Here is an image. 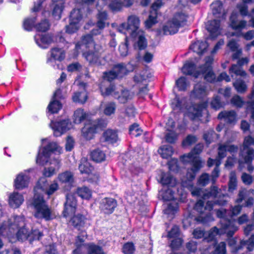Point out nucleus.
I'll use <instances>...</instances> for the list:
<instances>
[{"instance_id":"obj_30","label":"nucleus","mask_w":254,"mask_h":254,"mask_svg":"<svg viewBox=\"0 0 254 254\" xmlns=\"http://www.w3.org/2000/svg\"><path fill=\"white\" fill-rule=\"evenodd\" d=\"M249 60L247 58H242L238 61L239 65L234 64L229 69V73L232 77H233V74L236 75H239L241 77H246L247 76L246 72L243 70L241 67L242 65L248 64Z\"/></svg>"},{"instance_id":"obj_48","label":"nucleus","mask_w":254,"mask_h":254,"mask_svg":"<svg viewBox=\"0 0 254 254\" xmlns=\"http://www.w3.org/2000/svg\"><path fill=\"white\" fill-rule=\"evenodd\" d=\"M158 152L162 158H168L172 155L174 151L171 146L163 145L159 148Z\"/></svg>"},{"instance_id":"obj_15","label":"nucleus","mask_w":254,"mask_h":254,"mask_svg":"<svg viewBox=\"0 0 254 254\" xmlns=\"http://www.w3.org/2000/svg\"><path fill=\"white\" fill-rule=\"evenodd\" d=\"M107 0H98L97 3V7L99 10V13L97 15V26L99 29H103L105 27L106 25V21L107 19V14L106 11H100V4H105L107 3ZM124 1L126 7H129L131 6L134 0H122Z\"/></svg>"},{"instance_id":"obj_22","label":"nucleus","mask_w":254,"mask_h":254,"mask_svg":"<svg viewBox=\"0 0 254 254\" xmlns=\"http://www.w3.org/2000/svg\"><path fill=\"white\" fill-rule=\"evenodd\" d=\"M207 102L194 105L187 109L186 114L190 119L197 120L201 116L202 110L207 107Z\"/></svg>"},{"instance_id":"obj_56","label":"nucleus","mask_w":254,"mask_h":254,"mask_svg":"<svg viewBox=\"0 0 254 254\" xmlns=\"http://www.w3.org/2000/svg\"><path fill=\"white\" fill-rule=\"evenodd\" d=\"M241 246H246L249 251H252L254 248V235H252L247 241H242Z\"/></svg>"},{"instance_id":"obj_55","label":"nucleus","mask_w":254,"mask_h":254,"mask_svg":"<svg viewBox=\"0 0 254 254\" xmlns=\"http://www.w3.org/2000/svg\"><path fill=\"white\" fill-rule=\"evenodd\" d=\"M233 85L239 93H243L247 90V85L243 81L240 79H237L233 83Z\"/></svg>"},{"instance_id":"obj_20","label":"nucleus","mask_w":254,"mask_h":254,"mask_svg":"<svg viewBox=\"0 0 254 254\" xmlns=\"http://www.w3.org/2000/svg\"><path fill=\"white\" fill-rule=\"evenodd\" d=\"M241 209L242 206L238 204L232 207L230 211H227L226 209L221 208L217 211L216 214L218 217L225 219L227 222L230 221L236 226L235 222L232 220V218L238 215L240 213Z\"/></svg>"},{"instance_id":"obj_19","label":"nucleus","mask_w":254,"mask_h":254,"mask_svg":"<svg viewBox=\"0 0 254 254\" xmlns=\"http://www.w3.org/2000/svg\"><path fill=\"white\" fill-rule=\"evenodd\" d=\"M163 0H156L151 6V10L148 18L145 21L146 27L149 28L157 23V10L164 4Z\"/></svg>"},{"instance_id":"obj_34","label":"nucleus","mask_w":254,"mask_h":254,"mask_svg":"<svg viewBox=\"0 0 254 254\" xmlns=\"http://www.w3.org/2000/svg\"><path fill=\"white\" fill-rule=\"evenodd\" d=\"M97 126L94 122L86 124L82 129L83 136L87 140L92 139L96 132Z\"/></svg>"},{"instance_id":"obj_40","label":"nucleus","mask_w":254,"mask_h":254,"mask_svg":"<svg viewBox=\"0 0 254 254\" xmlns=\"http://www.w3.org/2000/svg\"><path fill=\"white\" fill-rule=\"evenodd\" d=\"M219 119H224L228 123H233L236 121V115L234 111H223L218 115Z\"/></svg>"},{"instance_id":"obj_4","label":"nucleus","mask_w":254,"mask_h":254,"mask_svg":"<svg viewBox=\"0 0 254 254\" xmlns=\"http://www.w3.org/2000/svg\"><path fill=\"white\" fill-rule=\"evenodd\" d=\"M178 193L179 195L178 197L175 195L173 190L170 189L159 191V195L164 200H173L166 204V208L164 210V213L169 215L171 219L173 218V215L178 210V203L174 199H179L181 201H184L187 197V193L183 190L182 188L178 190Z\"/></svg>"},{"instance_id":"obj_58","label":"nucleus","mask_w":254,"mask_h":254,"mask_svg":"<svg viewBox=\"0 0 254 254\" xmlns=\"http://www.w3.org/2000/svg\"><path fill=\"white\" fill-rule=\"evenodd\" d=\"M176 84L179 88V90H185L189 84L187 83L186 79L184 77H181L176 82Z\"/></svg>"},{"instance_id":"obj_26","label":"nucleus","mask_w":254,"mask_h":254,"mask_svg":"<svg viewBox=\"0 0 254 254\" xmlns=\"http://www.w3.org/2000/svg\"><path fill=\"white\" fill-rule=\"evenodd\" d=\"M208 91L209 89L206 84L198 83L194 85L190 96L194 98H202L207 95Z\"/></svg>"},{"instance_id":"obj_49","label":"nucleus","mask_w":254,"mask_h":254,"mask_svg":"<svg viewBox=\"0 0 254 254\" xmlns=\"http://www.w3.org/2000/svg\"><path fill=\"white\" fill-rule=\"evenodd\" d=\"M78 195L83 199H89L91 196V190L86 187L78 188L76 191Z\"/></svg>"},{"instance_id":"obj_47","label":"nucleus","mask_w":254,"mask_h":254,"mask_svg":"<svg viewBox=\"0 0 254 254\" xmlns=\"http://www.w3.org/2000/svg\"><path fill=\"white\" fill-rule=\"evenodd\" d=\"M87 99V95L84 89L81 92H76L72 96L73 101L79 103H84Z\"/></svg>"},{"instance_id":"obj_16","label":"nucleus","mask_w":254,"mask_h":254,"mask_svg":"<svg viewBox=\"0 0 254 254\" xmlns=\"http://www.w3.org/2000/svg\"><path fill=\"white\" fill-rule=\"evenodd\" d=\"M65 53L64 51L61 48H52L48 56L47 63L52 66L55 67L57 62H61L65 58Z\"/></svg>"},{"instance_id":"obj_27","label":"nucleus","mask_w":254,"mask_h":254,"mask_svg":"<svg viewBox=\"0 0 254 254\" xmlns=\"http://www.w3.org/2000/svg\"><path fill=\"white\" fill-rule=\"evenodd\" d=\"M117 202L112 198L105 197L102 199L100 202V208L105 213H112L116 207Z\"/></svg>"},{"instance_id":"obj_43","label":"nucleus","mask_w":254,"mask_h":254,"mask_svg":"<svg viewBox=\"0 0 254 254\" xmlns=\"http://www.w3.org/2000/svg\"><path fill=\"white\" fill-rule=\"evenodd\" d=\"M103 137L106 141L111 143L116 142L118 140V136L116 131L107 129L104 134Z\"/></svg>"},{"instance_id":"obj_17","label":"nucleus","mask_w":254,"mask_h":254,"mask_svg":"<svg viewBox=\"0 0 254 254\" xmlns=\"http://www.w3.org/2000/svg\"><path fill=\"white\" fill-rule=\"evenodd\" d=\"M213 61L212 56H208L205 59V64L199 66V75L204 74V79L208 82H213L215 79V76L212 70L211 64Z\"/></svg>"},{"instance_id":"obj_64","label":"nucleus","mask_w":254,"mask_h":254,"mask_svg":"<svg viewBox=\"0 0 254 254\" xmlns=\"http://www.w3.org/2000/svg\"><path fill=\"white\" fill-rule=\"evenodd\" d=\"M214 254H225L226 244L224 242H221L215 246Z\"/></svg>"},{"instance_id":"obj_54","label":"nucleus","mask_w":254,"mask_h":254,"mask_svg":"<svg viewBox=\"0 0 254 254\" xmlns=\"http://www.w3.org/2000/svg\"><path fill=\"white\" fill-rule=\"evenodd\" d=\"M243 3L238 4L237 7L241 14L245 16L248 14V6L246 5V3L254 2V0H243Z\"/></svg>"},{"instance_id":"obj_12","label":"nucleus","mask_w":254,"mask_h":254,"mask_svg":"<svg viewBox=\"0 0 254 254\" xmlns=\"http://www.w3.org/2000/svg\"><path fill=\"white\" fill-rule=\"evenodd\" d=\"M50 127L54 131L55 136H59L72 128L73 125L69 119L60 121H52Z\"/></svg>"},{"instance_id":"obj_57","label":"nucleus","mask_w":254,"mask_h":254,"mask_svg":"<svg viewBox=\"0 0 254 254\" xmlns=\"http://www.w3.org/2000/svg\"><path fill=\"white\" fill-rule=\"evenodd\" d=\"M129 131L131 135L136 137L141 134L142 130L139 128L138 124H134L129 127Z\"/></svg>"},{"instance_id":"obj_25","label":"nucleus","mask_w":254,"mask_h":254,"mask_svg":"<svg viewBox=\"0 0 254 254\" xmlns=\"http://www.w3.org/2000/svg\"><path fill=\"white\" fill-rule=\"evenodd\" d=\"M247 25V21L245 20H239L238 14L233 12L230 17V27L233 30H237L238 32L241 31L246 27Z\"/></svg>"},{"instance_id":"obj_24","label":"nucleus","mask_w":254,"mask_h":254,"mask_svg":"<svg viewBox=\"0 0 254 254\" xmlns=\"http://www.w3.org/2000/svg\"><path fill=\"white\" fill-rule=\"evenodd\" d=\"M127 29L128 30L129 33L131 36H133L135 33L138 31H141L139 29L140 20L138 17L136 15H132L129 16L127 18Z\"/></svg>"},{"instance_id":"obj_11","label":"nucleus","mask_w":254,"mask_h":254,"mask_svg":"<svg viewBox=\"0 0 254 254\" xmlns=\"http://www.w3.org/2000/svg\"><path fill=\"white\" fill-rule=\"evenodd\" d=\"M81 13L82 10L79 9H74L71 11L69 24L65 27L67 33H73L78 30L82 21Z\"/></svg>"},{"instance_id":"obj_52","label":"nucleus","mask_w":254,"mask_h":254,"mask_svg":"<svg viewBox=\"0 0 254 254\" xmlns=\"http://www.w3.org/2000/svg\"><path fill=\"white\" fill-rule=\"evenodd\" d=\"M243 35L244 38L247 40H250L254 38V30H250L245 34H242L241 32H232L231 33L227 34L228 37L231 36L239 37Z\"/></svg>"},{"instance_id":"obj_61","label":"nucleus","mask_w":254,"mask_h":254,"mask_svg":"<svg viewBox=\"0 0 254 254\" xmlns=\"http://www.w3.org/2000/svg\"><path fill=\"white\" fill-rule=\"evenodd\" d=\"M119 51L121 56L122 57H126L128 54V41L127 37H126L125 42L120 45Z\"/></svg>"},{"instance_id":"obj_13","label":"nucleus","mask_w":254,"mask_h":254,"mask_svg":"<svg viewBox=\"0 0 254 254\" xmlns=\"http://www.w3.org/2000/svg\"><path fill=\"white\" fill-rule=\"evenodd\" d=\"M31 170V169L25 170L16 176L13 184L15 189L22 190L28 188L31 178L30 173Z\"/></svg>"},{"instance_id":"obj_33","label":"nucleus","mask_w":254,"mask_h":254,"mask_svg":"<svg viewBox=\"0 0 254 254\" xmlns=\"http://www.w3.org/2000/svg\"><path fill=\"white\" fill-rule=\"evenodd\" d=\"M131 37L135 39L134 48L135 49L141 50L147 47V41L144 37L143 31H138L136 33H135L133 36Z\"/></svg>"},{"instance_id":"obj_5","label":"nucleus","mask_w":254,"mask_h":254,"mask_svg":"<svg viewBox=\"0 0 254 254\" xmlns=\"http://www.w3.org/2000/svg\"><path fill=\"white\" fill-rule=\"evenodd\" d=\"M31 206L33 209L34 216L38 219H44L48 221L56 217V214L47 204L40 194L35 193Z\"/></svg>"},{"instance_id":"obj_42","label":"nucleus","mask_w":254,"mask_h":254,"mask_svg":"<svg viewBox=\"0 0 254 254\" xmlns=\"http://www.w3.org/2000/svg\"><path fill=\"white\" fill-rule=\"evenodd\" d=\"M79 170L81 174L89 175L93 170L89 162L85 158L81 160L80 164L79 165Z\"/></svg>"},{"instance_id":"obj_3","label":"nucleus","mask_w":254,"mask_h":254,"mask_svg":"<svg viewBox=\"0 0 254 254\" xmlns=\"http://www.w3.org/2000/svg\"><path fill=\"white\" fill-rule=\"evenodd\" d=\"M15 234L18 240L24 241L31 237L29 232L25 228L23 216L13 217L8 222H4L0 227V235L10 237Z\"/></svg>"},{"instance_id":"obj_1","label":"nucleus","mask_w":254,"mask_h":254,"mask_svg":"<svg viewBox=\"0 0 254 254\" xmlns=\"http://www.w3.org/2000/svg\"><path fill=\"white\" fill-rule=\"evenodd\" d=\"M203 150V145L198 144L196 145L193 149L189 153L184 155L181 159L184 163H190L192 168L188 171L187 174L188 181H182V187L187 188L191 191L193 196H199L204 200L213 198L215 202L212 203L208 201L206 206H204V202L202 200H199L194 206V209L199 213V216L195 218V220L199 222L206 223L213 220L210 211L212 210L214 204L222 205L226 202L224 199L225 195L221 190L216 187L211 188L210 191L203 190L196 187L192 185L191 181L194 179L195 174L203 166V163L199 156Z\"/></svg>"},{"instance_id":"obj_36","label":"nucleus","mask_w":254,"mask_h":254,"mask_svg":"<svg viewBox=\"0 0 254 254\" xmlns=\"http://www.w3.org/2000/svg\"><path fill=\"white\" fill-rule=\"evenodd\" d=\"M208 47V44L206 41H197L192 43L190 48L198 55H201L207 51Z\"/></svg>"},{"instance_id":"obj_62","label":"nucleus","mask_w":254,"mask_h":254,"mask_svg":"<svg viewBox=\"0 0 254 254\" xmlns=\"http://www.w3.org/2000/svg\"><path fill=\"white\" fill-rule=\"evenodd\" d=\"M226 145L225 144H220L218 147V157L216 159L221 160L224 158L226 156V152L227 151Z\"/></svg>"},{"instance_id":"obj_35","label":"nucleus","mask_w":254,"mask_h":254,"mask_svg":"<svg viewBox=\"0 0 254 254\" xmlns=\"http://www.w3.org/2000/svg\"><path fill=\"white\" fill-rule=\"evenodd\" d=\"M100 111L106 116L114 115L116 110V105L114 102H108L101 103L100 107Z\"/></svg>"},{"instance_id":"obj_8","label":"nucleus","mask_w":254,"mask_h":254,"mask_svg":"<svg viewBox=\"0 0 254 254\" xmlns=\"http://www.w3.org/2000/svg\"><path fill=\"white\" fill-rule=\"evenodd\" d=\"M221 228L218 229L214 227L208 232L204 240L207 242L213 240L218 235L226 234L228 237H231L238 230V227L230 221H227L225 219H222L220 221Z\"/></svg>"},{"instance_id":"obj_63","label":"nucleus","mask_w":254,"mask_h":254,"mask_svg":"<svg viewBox=\"0 0 254 254\" xmlns=\"http://www.w3.org/2000/svg\"><path fill=\"white\" fill-rule=\"evenodd\" d=\"M132 95V94L130 93L128 90H124L121 95L118 97V99L121 103H124L127 100L131 99Z\"/></svg>"},{"instance_id":"obj_38","label":"nucleus","mask_w":254,"mask_h":254,"mask_svg":"<svg viewBox=\"0 0 254 254\" xmlns=\"http://www.w3.org/2000/svg\"><path fill=\"white\" fill-rule=\"evenodd\" d=\"M227 47L231 51L235 52L232 57L234 59H237L240 57L242 54V50L239 48L238 42L234 39L230 40L228 44Z\"/></svg>"},{"instance_id":"obj_18","label":"nucleus","mask_w":254,"mask_h":254,"mask_svg":"<svg viewBox=\"0 0 254 254\" xmlns=\"http://www.w3.org/2000/svg\"><path fill=\"white\" fill-rule=\"evenodd\" d=\"M64 38L61 37L54 38L49 34H36L35 36V40L37 44L42 48H46L47 45H48L53 42L64 41Z\"/></svg>"},{"instance_id":"obj_53","label":"nucleus","mask_w":254,"mask_h":254,"mask_svg":"<svg viewBox=\"0 0 254 254\" xmlns=\"http://www.w3.org/2000/svg\"><path fill=\"white\" fill-rule=\"evenodd\" d=\"M88 254H105L102 248L93 244L88 245Z\"/></svg>"},{"instance_id":"obj_32","label":"nucleus","mask_w":254,"mask_h":254,"mask_svg":"<svg viewBox=\"0 0 254 254\" xmlns=\"http://www.w3.org/2000/svg\"><path fill=\"white\" fill-rule=\"evenodd\" d=\"M182 71L184 74L191 75L195 78L199 76V67L196 69L192 62H187L182 67Z\"/></svg>"},{"instance_id":"obj_9","label":"nucleus","mask_w":254,"mask_h":254,"mask_svg":"<svg viewBox=\"0 0 254 254\" xmlns=\"http://www.w3.org/2000/svg\"><path fill=\"white\" fill-rule=\"evenodd\" d=\"M59 189L57 180H54L49 183L45 178H41L38 182L34 189L35 193L40 194L41 191L50 196L53 194Z\"/></svg>"},{"instance_id":"obj_44","label":"nucleus","mask_w":254,"mask_h":254,"mask_svg":"<svg viewBox=\"0 0 254 254\" xmlns=\"http://www.w3.org/2000/svg\"><path fill=\"white\" fill-rule=\"evenodd\" d=\"M54 1H57L54 7L53 15L56 19H60L61 17V14L64 8L63 0H53Z\"/></svg>"},{"instance_id":"obj_50","label":"nucleus","mask_w":254,"mask_h":254,"mask_svg":"<svg viewBox=\"0 0 254 254\" xmlns=\"http://www.w3.org/2000/svg\"><path fill=\"white\" fill-rule=\"evenodd\" d=\"M108 6L113 11H118L123 6H125V4L122 0H112Z\"/></svg>"},{"instance_id":"obj_28","label":"nucleus","mask_w":254,"mask_h":254,"mask_svg":"<svg viewBox=\"0 0 254 254\" xmlns=\"http://www.w3.org/2000/svg\"><path fill=\"white\" fill-rule=\"evenodd\" d=\"M206 29L212 38H216L222 33L220 22L216 20L208 21L206 24Z\"/></svg>"},{"instance_id":"obj_29","label":"nucleus","mask_w":254,"mask_h":254,"mask_svg":"<svg viewBox=\"0 0 254 254\" xmlns=\"http://www.w3.org/2000/svg\"><path fill=\"white\" fill-rule=\"evenodd\" d=\"M61 93V91L60 89H58L55 91L53 99L48 107L49 111L51 112L52 113H57L62 107V104L59 101V99L62 98Z\"/></svg>"},{"instance_id":"obj_39","label":"nucleus","mask_w":254,"mask_h":254,"mask_svg":"<svg viewBox=\"0 0 254 254\" xmlns=\"http://www.w3.org/2000/svg\"><path fill=\"white\" fill-rule=\"evenodd\" d=\"M87 116V113L83 109L79 108L74 111L72 120L74 124H79L84 121Z\"/></svg>"},{"instance_id":"obj_31","label":"nucleus","mask_w":254,"mask_h":254,"mask_svg":"<svg viewBox=\"0 0 254 254\" xmlns=\"http://www.w3.org/2000/svg\"><path fill=\"white\" fill-rule=\"evenodd\" d=\"M24 199L22 194L14 191L9 195L8 203L11 207L17 208L24 202Z\"/></svg>"},{"instance_id":"obj_51","label":"nucleus","mask_w":254,"mask_h":254,"mask_svg":"<svg viewBox=\"0 0 254 254\" xmlns=\"http://www.w3.org/2000/svg\"><path fill=\"white\" fill-rule=\"evenodd\" d=\"M91 157L95 162H100L105 159V154L101 150L97 149L93 151L91 153Z\"/></svg>"},{"instance_id":"obj_37","label":"nucleus","mask_w":254,"mask_h":254,"mask_svg":"<svg viewBox=\"0 0 254 254\" xmlns=\"http://www.w3.org/2000/svg\"><path fill=\"white\" fill-rule=\"evenodd\" d=\"M58 180L61 184L70 185L73 182V176L71 172L65 171L59 174Z\"/></svg>"},{"instance_id":"obj_60","label":"nucleus","mask_w":254,"mask_h":254,"mask_svg":"<svg viewBox=\"0 0 254 254\" xmlns=\"http://www.w3.org/2000/svg\"><path fill=\"white\" fill-rule=\"evenodd\" d=\"M134 251L135 247L132 243H127L123 247V252L124 254H133Z\"/></svg>"},{"instance_id":"obj_14","label":"nucleus","mask_w":254,"mask_h":254,"mask_svg":"<svg viewBox=\"0 0 254 254\" xmlns=\"http://www.w3.org/2000/svg\"><path fill=\"white\" fill-rule=\"evenodd\" d=\"M128 72L126 66L124 64L115 65L112 70L104 73V78L110 81L117 77H122Z\"/></svg>"},{"instance_id":"obj_6","label":"nucleus","mask_w":254,"mask_h":254,"mask_svg":"<svg viewBox=\"0 0 254 254\" xmlns=\"http://www.w3.org/2000/svg\"><path fill=\"white\" fill-rule=\"evenodd\" d=\"M187 16L182 12L175 13L162 28L164 35H173L178 32L179 29L186 24Z\"/></svg>"},{"instance_id":"obj_41","label":"nucleus","mask_w":254,"mask_h":254,"mask_svg":"<svg viewBox=\"0 0 254 254\" xmlns=\"http://www.w3.org/2000/svg\"><path fill=\"white\" fill-rule=\"evenodd\" d=\"M81 44L77 43L75 46V50L78 51L81 47L91 48L95 47L92 37L90 35H87L83 37Z\"/></svg>"},{"instance_id":"obj_10","label":"nucleus","mask_w":254,"mask_h":254,"mask_svg":"<svg viewBox=\"0 0 254 254\" xmlns=\"http://www.w3.org/2000/svg\"><path fill=\"white\" fill-rule=\"evenodd\" d=\"M71 222L74 228L83 233L82 238L78 236V240L81 243L83 242L87 236L85 231L90 225L89 220L83 215L78 214L73 216L71 219Z\"/></svg>"},{"instance_id":"obj_23","label":"nucleus","mask_w":254,"mask_h":254,"mask_svg":"<svg viewBox=\"0 0 254 254\" xmlns=\"http://www.w3.org/2000/svg\"><path fill=\"white\" fill-rule=\"evenodd\" d=\"M83 56L90 64L99 65H104L106 64L105 60L104 58H101L100 57L99 52L95 51L92 52L89 51L88 52H84Z\"/></svg>"},{"instance_id":"obj_2","label":"nucleus","mask_w":254,"mask_h":254,"mask_svg":"<svg viewBox=\"0 0 254 254\" xmlns=\"http://www.w3.org/2000/svg\"><path fill=\"white\" fill-rule=\"evenodd\" d=\"M62 148L56 142H50L45 147L40 148L38 154L36 163L41 165H45L48 162L51 165L45 168L43 171V175L46 177H50L54 175L56 171L60 168V161L58 158H55L54 154L62 152Z\"/></svg>"},{"instance_id":"obj_59","label":"nucleus","mask_w":254,"mask_h":254,"mask_svg":"<svg viewBox=\"0 0 254 254\" xmlns=\"http://www.w3.org/2000/svg\"><path fill=\"white\" fill-rule=\"evenodd\" d=\"M237 187V179L236 174L234 172H231L230 175V180L229 183V190L233 191L236 189Z\"/></svg>"},{"instance_id":"obj_21","label":"nucleus","mask_w":254,"mask_h":254,"mask_svg":"<svg viewBox=\"0 0 254 254\" xmlns=\"http://www.w3.org/2000/svg\"><path fill=\"white\" fill-rule=\"evenodd\" d=\"M77 201L74 194L68 193L66 195V200L64 204L63 215L64 217L74 214L76 209Z\"/></svg>"},{"instance_id":"obj_46","label":"nucleus","mask_w":254,"mask_h":254,"mask_svg":"<svg viewBox=\"0 0 254 254\" xmlns=\"http://www.w3.org/2000/svg\"><path fill=\"white\" fill-rule=\"evenodd\" d=\"M211 8L213 15L216 16L220 17L219 15H217L222 14L223 16L225 15L224 13H222L223 11L222 4L221 1L219 0H215L211 4Z\"/></svg>"},{"instance_id":"obj_45","label":"nucleus","mask_w":254,"mask_h":254,"mask_svg":"<svg viewBox=\"0 0 254 254\" xmlns=\"http://www.w3.org/2000/svg\"><path fill=\"white\" fill-rule=\"evenodd\" d=\"M161 182L163 185H167L170 187H174L177 185L176 179L173 178L169 173L162 175Z\"/></svg>"},{"instance_id":"obj_7","label":"nucleus","mask_w":254,"mask_h":254,"mask_svg":"<svg viewBox=\"0 0 254 254\" xmlns=\"http://www.w3.org/2000/svg\"><path fill=\"white\" fill-rule=\"evenodd\" d=\"M251 145H254V139L249 135L245 138L243 150L240 152V156L243 160L239 161L240 168L242 169L244 167V164H246L247 165V169L249 172H252L254 170V167L251 165V162L254 157V149L249 148Z\"/></svg>"}]
</instances>
